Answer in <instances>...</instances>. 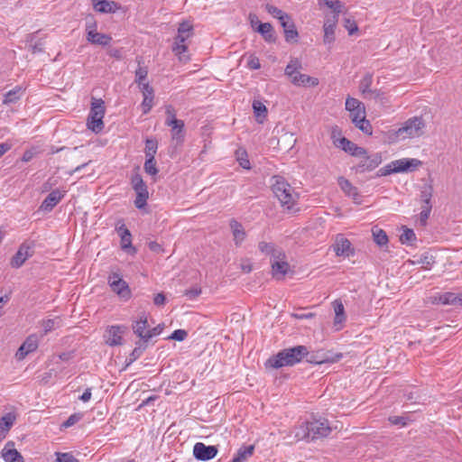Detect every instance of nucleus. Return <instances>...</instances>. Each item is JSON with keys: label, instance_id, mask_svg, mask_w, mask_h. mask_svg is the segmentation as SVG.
I'll return each instance as SVG.
<instances>
[{"label": "nucleus", "instance_id": "obj_1", "mask_svg": "<svg viewBox=\"0 0 462 462\" xmlns=\"http://www.w3.org/2000/svg\"><path fill=\"white\" fill-rule=\"evenodd\" d=\"M309 350L305 346H296L294 347L281 350L276 355L271 356L265 363L266 367L281 368L282 366H292L300 363L305 356H308Z\"/></svg>", "mask_w": 462, "mask_h": 462}, {"label": "nucleus", "instance_id": "obj_2", "mask_svg": "<svg viewBox=\"0 0 462 462\" xmlns=\"http://www.w3.org/2000/svg\"><path fill=\"white\" fill-rule=\"evenodd\" d=\"M330 432L331 428L328 420H314L303 423L298 429L295 436L301 439L316 440L328 437Z\"/></svg>", "mask_w": 462, "mask_h": 462}, {"label": "nucleus", "instance_id": "obj_3", "mask_svg": "<svg viewBox=\"0 0 462 462\" xmlns=\"http://www.w3.org/2000/svg\"><path fill=\"white\" fill-rule=\"evenodd\" d=\"M272 190L282 207L291 209L298 199L293 188L282 176H273Z\"/></svg>", "mask_w": 462, "mask_h": 462}, {"label": "nucleus", "instance_id": "obj_4", "mask_svg": "<svg viewBox=\"0 0 462 462\" xmlns=\"http://www.w3.org/2000/svg\"><path fill=\"white\" fill-rule=\"evenodd\" d=\"M193 26L189 22L184 21L180 23L178 27V34L174 38L172 51L175 53V55L179 56L180 60H189V57L184 55V53L188 51L186 41H188L193 35Z\"/></svg>", "mask_w": 462, "mask_h": 462}, {"label": "nucleus", "instance_id": "obj_5", "mask_svg": "<svg viewBox=\"0 0 462 462\" xmlns=\"http://www.w3.org/2000/svg\"><path fill=\"white\" fill-rule=\"evenodd\" d=\"M422 164V162L418 159H401L392 162L386 166L379 169L376 175L378 177L387 176L392 173L406 172L414 171Z\"/></svg>", "mask_w": 462, "mask_h": 462}, {"label": "nucleus", "instance_id": "obj_6", "mask_svg": "<svg viewBox=\"0 0 462 462\" xmlns=\"http://www.w3.org/2000/svg\"><path fill=\"white\" fill-rule=\"evenodd\" d=\"M104 101L102 99H94L91 104V109L87 123L88 129L92 130L96 134L100 133L104 128Z\"/></svg>", "mask_w": 462, "mask_h": 462}, {"label": "nucleus", "instance_id": "obj_7", "mask_svg": "<svg viewBox=\"0 0 462 462\" xmlns=\"http://www.w3.org/2000/svg\"><path fill=\"white\" fill-rule=\"evenodd\" d=\"M425 128V122L421 116H414L408 119L402 127H400L396 134L398 136L403 138L420 137L423 134Z\"/></svg>", "mask_w": 462, "mask_h": 462}, {"label": "nucleus", "instance_id": "obj_8", "mask_svg": "<svg viewBox=\"0 0 462 462\" xmlns=\"http://www.w3.org/2000/svg\"><path fill=\"white\" fill-rule=\"evenodd\" d=\"M131 185L136 193L134 206L137 208L142 209L147 205V199H149L147 185L143 181V177L138 172H135L132 175Z\"/></svg>", "mask_w": 462, "mask_h": 462}, {"label": "nucleus", "instance_id": "obj_9", "mask_svg": "<svg viewBox=\"0 0 462 462\" xmlns=\"http://www.w3.org/2000/svg\"><path fill=\"white\" fill-rule=\"evenodd\" d=\"M35 242L25 241L18 248L16 254L12 257L10 265L18 269L25 263V261L34 254Z\"/></svg>", "mask_w": 462, "mask_h": 462}, {"label": "nucleus", "instance_id": "obj_10", "mask_svg": "<svg viewBox=\"0 0 462 462\" xmlns=\"http://www.w3.org/2000/svg\"><path fill=\"white\" fill-rule=\"evenodd\" d=\"M96 21L93 16L87 18L86 30H87V40L93 43L101 46H106L110 43L112 38L104 33L97 32L96 31Z\"/></svg>", "mask_w": 462, "mask_h": 462}, {"label": "nucleus", "instance_id": "obj_11", "mask_svg": "<svg viewBox=\"0 0 462 462\" xmlns=\"http://www.w3.org/2000/svg\"><path fill=\"white\" fill-rule=\"evenodd\" d=\"M307 361L310 364L321 365L326 363H336L338 362L342 357L343 354L337 353L333 354L330 351H324L322 349L309 352L308 356H305Z\"/></svg>", "mask_w": 462, "mask_h": 462}, {"label": "nucleus", "instance_id": "obj_12", "mask_svg": "<svg viewBox=\"0 0 462 462\" xmlns=\"http://www.w3.org/2000/svg\"><path fill=\"white\" fill-rule=\"evenodd\" d=\"M108 284L111 290L119 297L125 300L130 299L131 290L128 283L122 279L121 274L117 273H110L108 276Z\"/></svg>", "mask_w": 462, "mask_h": 462}, {"label": "nucleus", "instance_id": "obj_13", "mask_svg": "<svg viewBox=\"0 0 462 462\" xmlns=\"http://www.w3.org/2000/svg\"><path fill=\"white\" fill-rule=\"evenodd\" d=\"M382 162V156L380 153L375 152L373 154H365L361 161L353 169L356 172L363 173L365 171H371L379 166Z\"/></svg>", "mask_w": 462, "mask_h": 462}, {"label": "nucleus", "instance_id": "obj_14", "mask_svg": "<svg viewBox=\"0 0 462 462\" xmlns=\"http://www.w3.org/2000/svg\"><path fill=\"white\" fill-rule=\"evenodd\" d=\"M217 446H207L202 442H197L193 447V456L199 461L210 460L217 455Z\"/></svg>", "mask_w": 462, "mask_h": 462}, {"label": "nucleus", "instance_id": "obj_15", "mask_svg": "<svg viewBox=\"0 0 462 462\" xmlns=\"http://www.w3.org/2000/svg\"><path fill=\"white\" fill-rule=\"evenodd\" d=\"M333 248L337 256L349 257L355 254V249L351 242L343 235L337 236Z\"/></svg>", "mask_w": 462, "mask_h": 462}, {"label": "nucleus", "instance_id": "obj_16", "mask_svg": "<svg viewBox=\"0 0 462 462\" xmlns=\"http://www.w3.org/2000/svg\"><path fill=\"white\" fill-rule=\"evenodd\" d=\"M271 262L273 278L276 280H283L290 271V265L285 260V254L283 253V256H280L279 258L271 259Z\"/></svg>", "mask_w": 462, "mask_h": 462}, {"label": "nucleus", "instance_id": "obj_17", "mask_svg": "<svg viewBox=\"0 0 462 462\" xmlns=\"http://www.w3.org/2000/svg\"><path fill=\"white\" fill-rule=\"evenodd\" d=\"M127 327L124 325L111 326L106 330V344L111 346L122 345V334L125 333Z\"/></svg>", "mask_w": 462, "mask_h": 462}, {"label": "nucleus", "instance_id": "obj_18", "mask_svg": "<svg viewBox=\"0 0 462 462\" xmlns=\"http://www.w3.org/2000/svg\"><path fill=\"white\" fill-rule=\"evenodd\" d=\"M280 24L283 29L285 41L289 43L298 42L299 32L291 15L288 16V19L282 21Z\"/></svg>", "mask_w": 462, "mask_h": 462}, {"label": "nucleus", "instance_id": "obj_19", "mask_svg": "<svg viewBox=\"0 0 462 462\" xmlns=\"http://www.w3.org/2000/svg\"><path fill=\"white\" fill-rule=\"evenodd\" d=\"M148 327V319L144 312L141 313L139 319L134 320L132 324L133 331L138 337H140L142 340L141 343L147 344L146 331L149 329Z\"/></svg>", "mask_w": 462, "mask_h": 462}, {"label": "nucleus", "instance_id": "obj_20", "mask_svg": "<svg viewBox=\"0 0 462 462\" xmlns=\"http://www.w3.org/2000/svg\"><path fill=\"white\" fill-rule=\"evenodd\" d=\"M38 347V337L36 335H30L16 352L19 360L23 359L28 354L35 351Z\"/></svg>", "mask_w": 462, "mask_h": 462}, {"label": "nucleus", "instance_id": "obj_21", "mask_svg": "<svg viewBox=\"0 0 462 462\" xmlns=\"http://www.w3.org/2000/svg\"><path fill=\"white\" fill-rule=\"evenodd\" d=\"M116 231L121 237V248L125 251L130 249L133 253H135L134 247L132 246V235L123 220L118 222Z\"/></svg>", "mask_w": 462, "mask_h": 462}, {"label": "nucleus", "instance_id": "obj_22", "mask_svg": "<svg viewBox=\"0 0 462 462\" xmlns=\"http://www.w3.org/2000/svg\"><path fill=\"white\" fill-rule=\"evenodd\" d=\"M65 192H61L59 189L52 190L42 202L40 209L50 212L54 207L64 197Z\"/></svg>", "mask_w": 462, "mask_h": 462}, {"label": "nucleus", "instance_id": "obj_23", "mask_svg": "<svg viewBox=\"0 0 462 462\" xmlns=\"http://www.w3.org/2000/svg\"><path fill=\"white\" fill-rule=\"evenodd\" d=\"M94 9L101 14H114L120 9V5L115 1L91 0Z\"/></svg>", "mask_w": 462, "mask_h": 462}, {"label": "nucleus", "instance_id": "obj_24", "mask_svg": "<svg viewBox=\"0 0 462 462\" xmlns=\"http://www.w3.org/2000/svg\"><path fill=\"white\" fill-rule=\"evenodd\" d=\"M139 88L143 96V100L142 102L143 110L144 114H147L152 107L154 91L149 83L143 84V87H140Z\"/></svg>", "mask_w": 462, "mask_h": 462}, {"label": "nucleus", "instance_id": "obj_25", "mask_svg": "<svg viewBox=\"0 0 462 462\" xmlns=\"http://www.w3.org/2000/svg\"><path fill=\"white\" fill-rule=\"evenodd\" d=\"M230 228L234 236V241L236 245H240L241 243L245 239L246 234L241 223L235 218H232L229 222Z\"/></svg>", "mask_w": 462, "mask_h": 462}, {"label": "nucleus", "instance_id": "obj_26", "mask_svg": "<svg viewBox=\"0 0 462 462\" xmlns=\"http://www.w3.org/2000/svg\"><path fill=\"white\" fill-rule=\"evenodd\" d=\"M256 32H259L265 42L269 43L275 42L276 36L273 25L270 23H259Z\"/></svg>", "mask_w": 462, "mask_h": 462}, {"label": "nucleus", "instance_id": "obj_27", "mask_svg": "<svg viewBox=\"0 0 462 462\" xmlns=\"http://www.w3.org/2000/svg\"><path fill=\"white\" fill-rule=\"evenodd\" d=\"M16 420L15 414L8 412L0 418V438H5Z\"/></svg>", "mask_w": 462, "mask_h": 462}, {"label": "nucleus", "instance_id": "obj_28", "mask_svg": "<svg viewBox=\"0 0 462 462\" xmlns=\"http://www.w3.org/2000/svg\"><path fill=\"white\" fill-rule=\"evenodd\" d=\"M2 457L5 462H12L13 460H19L21 454L14 448V442L8 441L5 448L2 449Z\"/></svg>", "mask_w": 462, "mask_h": 462}, {"label": "nucleus", "instance_id": "obj_29", "mask_svg": "<svg viewBox=\"0 0 462 462\" xmlns=\"http://www.w3.org/2000/svg\"><path fill=\"white\" fill-rule=\"evenodd\" d=\"M292 84L296 86H317L319 84V79L317 78H313L308 76L306 74H301L300 72H297L293 79H291Z\"/></svg>", "mask_w": 462, "mask_h": 462}, {"label": "nucleus", "instance_id": "obj_30", "mask_svg": "<svg viewBox=\"0 0 462 462\" xmlns=\"http://www.w3.org/2000/svg\"><path fill=\"white\" fill-rule=\"evenodd\" d=\"M259 250L267 255H271L272 259L283 256V251L275 247L273 243L260 242Z\"/></svg>", "mask_w": 462, "mask_h": 462}, {"label": "nucleus", "instance_id": "obj_31", "mask_svg": "<svg viewBox=\"0 0 462 462\" xmlns=\"http://www.w3.org/2000/svg\"><path fill=\"white\" fill-rule=\"evenodd\" d=\"M338 185L348 197H352L354 199H356L357 197L359 196L357 189L355 186H353L352 183L344 177H340L338 179Z\"/></svg>", "mask_w": 462, "mask_h": 462}, {"label": "nucleus", "instance_id": "obj_32", "mask_svg": "<svg viewBox=\"0 0 462 462\" xmlns=\"http://www.w3.org/2000/svg\"><path fill=\"white\" fill-rule=\"evenodd\" d=\"M254 446H243L241 447L234 458L232 459V462H245L254 454Z\"/></svg>", "mask_w": 462, "mask_h": 462}, {"label": "nucleus", "instance_id": "obj_33", "mask_svg": "<svg viewBox=\"0 0 462 462\" xmlns=\"http://www.w3.org/2000/svg\"><path fill=\"white\" fill-rule=\"evenodd\" d=\"M23 93V90L21 87H15L12 90L8 91L3 99V104L5 105H10V104H15L20 98L22 97V95Z\"/></svg>", "mask_w": 462, "mask_h": 462}, {"label": "nucleus", "instance_id": "obj_34", "mask_svg": "<svg viewBox=\"0 0 462 462\" xmlns=\"http://www.w3.org/2000/svg\"><path fill=\"white\" fill-rule=\"evenodd\" d=\"M180 124H171L169 125L171 127V135L172 139L176 140L178 143H181L184 140L185 131H184V122L182 120L178 121Z\"/></svg>", "mask_w": 462, "mask_h": 462}, {"label": "nucleus", "instance_id": "obj_35", "mask_svg": "<svg viewBox=\"0 0 462 462\" xmlns=\"http://www.w3.org/2000/svg\"><path fill=\"white\" fill-rule=\"evenodd\" d=\"M335 311V324H340L346 319L345 308L341 300H336L333 302Z\"/></svg>", "mask_w": 462, "mask_h": 462}, {"label": "nucleus", "instance_id": "obj_36", "mask_svg": "<svg viewBox=\"0 0 462 462\" xmlns=\"http://www.w3.org/2000/svg\"><path fill=\"white\" fill-rule=\"evenodd\" d=\"M265 10L272 16L278 19L280 23L284 19H288V16L290 15L287 13L283 12L282 10L279 9L278 7L270 4L265 5Z\"/></svg>", "mask_w": 462, "mask_h": 462}, {"label": "nucleus", "instance_id": "obj_37", "mask_svg": "<svg viewBox=\"0 0 462 462\" xmlns=\"http://www.w3.org/2000/svg\"><path fill=\"white\" fill-rule=\"evenodd\" d=\"M372 76L370 74L365 75L360 82L359 88L364 95H374L375 91L370 88L372 84Z\"/></svg>", "mask_w": 462, "mask_h": 462}, {"label": "nucleus", "instance_id": "obj_38", "mask_svg": "<svg viewBox=\"0 0 462 462\" xmlns=\"http://www.w3.org/2000/svg\"><path fill=\"white\" fill-rule=\"evenodd\" d=\"M456 299L457 294L453 292H445L444 294L439 295L438 298H435L433 303H442L444 305H456Z\"/></svg>", "mask_w": 462, "mask_h": 462}, {"label": "nucleus", "instance_id": "obj_39", "mask_svg": "<svg viewBox=\"0 0 462 462\" xmlns=\"http://www.w3.org/2000/svg\"><path fill=\"white\" fill-rule=\"evenodd\" d=\"M146 347H147L146 343H141V341L137 342L136 346L134 348V350L132 351V353L129 356V361H128L127 365H130L133 362H134L136 359H138L142 356V354L144 352Z\"/></svg>", "mask_w": 462, "mask_h": 462}, {"label": "nucleus", "instance_id": "obj_40", "mask_svg": "<svg viewBox=\"0 0 462 462\" xmlns=\"http://www.w3.org/2000/svg\"><path fill=\"white\" fill-rule=\"evenodd\" d=\"M158 149V143L155 139H146L144 153L145 157H155Z\"/></svg>", "mask_w": 462, "mask_h": 462}, {"label": "nucleus", "instance_id": "obj_41", "mask_svg": "<svg viewBox=\"0 0 462 462\" xmlns=\"http://www.w3.org/2000/svg\"><path fill=\"white\" fill-rule=\"evenodd\" d=\"M141 61L138 60L139 67L135 70V83L138 84L139 88L143 87V84H145L144 80L147 78L148 75V69L147 67H142L140 66Z\"/></svg>", "mask_w": 462, "mask_h": 462}, {"label": "nucleus", "instance_id": "obj_42", "mask_svg": "<svg viewBox=\"0 0 462 462\" xmlns=\"http://www.w3.org/2000/svg\"><path fill=\"white\" fill-rule=\"evenodd\" d=\"M145 162L143 165L144 171L152 176H154L158 173V169L156 166L155 157H145Z\"/></svg>", "mask_w": 462, "mask_h": 462}, {"label": "nucleus", "instance_id": "obj_43", "mask_svg": "<svg viewBox=\"0 0 462 462\" xmlns=\"http://www.w3.org/2000/svg\"><path fill=\"white\" fill-rule=\"evenodd\" d=\"M374 241L379 245L383 246L388 243V236L386 232L383 229H373Z\"/></svg>", "mask_w": 462, "mask_h": 462}, {"label": "nucleus", "instance_id": "obj_44", "mask_svg": "<svg viewBox=\"0 0 462 462\" xmlns=\"http://www.w3.org/2000/svg\"><path fill=\"white\" fill-rule=\"evenodd\" d=\"M300 68L301 64L297 59L291 60L285 68V75L290 77L291 80Z\"/></svg>", "mask_w": 462, "mask_h": 462}, {"label": "nucleus", "instance_id": "obj_45", "mask_svg": "<svg viewBox=\"0 0 462 462\" xmlns=\"http://www.w3.org/2000/svg\"><path fill=\"white\" fill-rule=\"evenodd\" d=\"M416 240L415 233L411 228H404L403 232L400 236V241L402 244L411 245Z\"/></svg>", "mask_w": 462, "mask_h": 462}, {"label": "nucleus", "instance_id": "obj_46", "mask_svg": "<svg viewBox=\"0 0 462 462\" xmlns=\"http://www.w3.org/2000/svg\"><path fill=\"white\" fill-rule=\"evenodd\" d=\"M356 127H357L359 130H361L363 133L371 135L373 133V127L371 123L365 118L361 117V119H358V122L354 124Z\"/></svg>", "mask_w": 462, "mask_h": 462}, {"label": "nucleus", "instance_id": "obj_47", "mask_svg": "<svg viewBox=\"0 0 462 462\" xmlns=\"http://www.w3.org/2000/svg\"><path fill=\"white\" fill-rule=\"evenodd\" d=\"M365 108V106L358 99L354 97H347L346 100V109L349 112H355L356 109Z\"/></svg>", "mask_w": 462, "mask_h": 462}, {"label": "nucleus", "instance_id": "obj_48", "mask_svg": "<svg viewBox=\"0 0 462 462\" xmlns=\"http://www.w3.org/2000/svg\"><path fill=\"white\" fill-rule=\"evenodd\" d=\"M253 109H254V113L257 118H259L261 116L265 117L267 115L266 106L260 101H254Z\"/></svg>", "mask_w": 462, "mask_h": 462}, {"label": "nucleus", "instance_id": "obj_49", "mask_svg": "<svg viewBox=\"0 0 462 462\" xmlns=\"http://www.w3.org/2000/svg\"><path fill=\"white\" fill-rule=\"evenodd\" d=\"M324 42L325 43H332L335 41V27H331V25L324 24Z\"/></svg>", "mask_w": 462, "mask_h": 462}, {"label": "nucleus", "instance_id": "obj_50", "mask_svg": "<svg viewBox=\"0 0 462 462\" xmlns=\"http://www.w3.org/2000/svg\"><path fill=\"white\" fill-rule=\"evenodd\" d=\"M166 115H167V118L165 120V125H171V124H179L178 121H180V119H177L176 118V114H175V110L174 108L172 107V106L169 105V106H166Z\"/></svg>", "mask_w": 462, "mask_h": 462}, {"label": "nucleus", "instance_id": "obj_51", "mask_svg": "<svg viewBox=\"0 0 462 462\" xmlns=\"http://www.w3.org/2000/svg\"><path fill=\"white\" fill-rule=\"evenodd\" d=\"M433 195V188L431 185H424L420 191V200L422 201H431V198Z\"/></svg>", "mask_w": 462, "mask_h": 462}, {"label": "nucleus", "instance_id": "obj_52", "mask_svg": "<svg viewBox=\"0 0 462 462\" xmlns=\"http://www.w3.org/2000/svg\"><path fill=\"white\" fill-rule=\"evenodd\" d=\"M328 7L333 10L334 14H340L342 12L343 5L338 0H324Z\"/></svg>", "mask_w": 462, "mask_h": 462}, {"label": "nucleus", "instance_id": "obj_53", "mask_svg": "<svg viewBox=\"0 0 462 462\" xmlns=\"http://www.w3.org/2000/svg\"><path fill=\"white\" fill-rule=\"evenodd\" d=\"M164 328V324H159L157 325L156 327L152 328H149L147 331H146V339H147V342L153 337L155 336H158L160 335L162 330Z\"/></svg>", "mask_w": 462, "mask_h": 462}, {"label": "nucleus", "instance_id": "obj_54", "mask_svg": "<svg viewBox=\"0 0 462 462\" xmlns=\"http://www.w3.org/2000/svg\"><path fill=\"white\" fill-rule=\"evenodd\" d=\"M56 462H79L78 458H76L70 453H57Z\"/></svg>", "mask_w": 462, "mask_h": 462}, {"label": "nucleus", "instance_id": "obj_55", "mask_svg": "<svg viewBox=\"0 0 462 462\" xmlns=\"http://www.w3.org/2000/svg\"><path fill=\"white\" fill-rule=\"evenodd\" d=\"M188 336V332L184 329H176L171 335L168 337V339L176 340V341H183Z\"/></svg>", "mask_w": 462, "mask_h": 462}, {"label": "nucleus", "instance_id": "obj_56", "mask_svg": "<svg viewBox=\"0 0 462 462\" xmlns=\"http://www.w3.org/2000/svg\"><path fill=\"white\" fill-rule=\"evenodd\" d=\"M82 418V415L80 413H74L70 415L63 423L62 427L64 428H69L76 424L78 421H79Z\"/></svg>", "mask_w": 462, "mask_h": 462}, {"label": "nucleus", "instance_id": "obj_57", "mask_svg": "<svg viewBox=\"0 0 462 462\" xmlns=\"http://www.w3.org/2000/svg\"><path fill=\"white\" fill-rule=\"evenodd\" d=\"M237 161L242 168L246 170H249L251 168V164L249 160L247 159V153L245 151H243L241 152V156H238Z\"/></svg>", "mask_w": 462, "mask_h": 462}, {"label": "nucleus", "instance_id": "obj_58", "mask_svg": "<svg viewBox=\"0 0 462 462\" xmlns=\"http://www.w3.org/2000/svg\"><path fill=\"white\" fill-rule=\"evenodd\" d=\"M350 117L353 124L358 122L361 117H365V108L356 109L355 112H350Z\"/></svg>", "mask_w": 462, "mask_h": 462}, {"label": "nucleus", "instance_id": "obj_59", "mask_svg": "<svg viewBox=\"0 0 462 462\" xmlns=\"http://www.w3.org/2000/svg\"><path fill=\"white\" fill-rule=\"evenodd\" d=\"M201 293V289L200 288H192V289H189V290H186L185 292H184V295L189 299V300H194L196 299L199 294Z\"/></svg>", "mask_w": 462, "mask_h": 462}, {"label": "nucleus", "instance_id": "obj_60", "mask_svg": "<svg viewBox=\"0 0 462 462\" xmlns=\"http://www.w3.org/2000/svg\"><path fill=\"white\" fill-rule=\"evenodd\" d=\"M345 27L348 31V33L352 35L355 32H357L358 27L355 21H352L350 19L345 20Z\"/></svg>", "mask_w": 462, "mask_h": 462}, {"label": "nucleus", "instance_id": "obj_61", "mask_svg": "<svg viewBox=\"0 0 462 462\" xmlns=\"http://www.w3.org/2000/svg\"><path fill=\"white\" fill-rule=\"evenodd\" d=\"M389 421L393 425L405 426L407 424L406 418L402 416H391Z\"/></svg>", "mask_w": 462, "mask_h": 462}, {"label": "nucleus", "instance_id": "obj_62", "mask_svg": "<svg viewBox=\"0 0 462 462\" xmlns=\"http://www.w3.org/2000/svg\"><path fill=\"white\" fill-rule=\"evenodd\" d=\"M247 66L251 69H259L261 68L259 59L255 56H250Z\"/></svg>", "mask_w": 462, "mask_h": 462}, {"label": "nucleus", "instance_id": "obj_63", "mask_svg": "<svg viewBox=\"0 0 462 462\" xmlns=\"http://www.w3.org/2000/svg\"><path fill=\"white\" fill-rule=\"evenodd\" d=\"M148 247L152 252H154L156 254H160V253L163 252L162 246L155 241L149 242Z\"/></svg>", "mask_w": 462, "mask_h": 462}, {"label": "nucleus", "instance_id": "obj_64", "mask_svg": "<svg viewBox=\"0 0 462 462\" xmlns=\"http://www.w3.org/2000/svg\"><path fill=\"white\" fill-rule=\"evenodd\" d=\"M367 151L361 147V146H358L356 144V146L354 148L353 150V153H352V156H355V157H359V158H363L364 156H365V154H367Z\"/></svg>", "mask_w": 462, "mask_h": 462}]
</instances>
